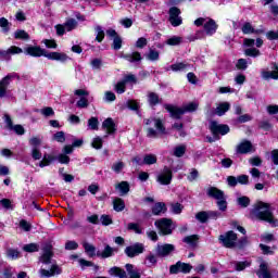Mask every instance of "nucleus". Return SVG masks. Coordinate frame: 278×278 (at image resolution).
<instances>
[{"mask_svg": "<svg viewBox=\"0 0 278 278\" xmlns=\"http://www.w3.org/2000/svg\"><path fill=\"white\" fill-rule=\"evenodd\" d=\"M235 269L238 271L244 270V268H249L251 266V262L243 261V262H235Z\"/></svg>", "mask_w": 278, "mask_h": 278, "instance_id": "nucleus-49", "label": "nucleus"}, {"mask_svg": "<svg viewBox=\"0 0 278 278\" xmlns=\"http://www.w3.org/2000/svg\"><path fill=\"white\" fill-rule=\"evenodd\" d=\"M52 162H55V156L51 154H45L43 159L40 161V168H45V166H49Z\"/></svg>", "mask_w": 278, "mask_h": 278, "instance_id": "nucleus-31", "label": "nucleus"}, {"mask_svg": "<svg viewBox=\"0 0 278 278\" xmlns=\"http://www.w3.org/2000/svg\"><path fill=\"white\" fill-rule=\"evenodd\" d=\"M53 140H55L56 142H66V136L64 134V131H58L53 135Z\"/></svg>", "mask_w": 278, "mask_h": 278, "instance_id": "nucleus-59", "label": "nucleus"}, {"mask_svg": "<svg viewBox=\"0 0 278 278\" xmlns=\"http://www.w3.org/2000/svg\"><path fill=\"white\" fill-rule=\"evenodd\" d=\"M42 254L39 257V262H41V264H51V260L53 258V245H51L50 243H47L43 248H42Z\"/></svg>", "mask_w": 278, "mask_h": 278, "instance_id": "nucleus-12", "label": "nucleus"}, {"mask_svg": "<svg viewBox=\"0 0 278 278\" xmlns=\"http://www.w3.org/2000/svg\"><path fill=\"white\" fill-rule=\"evenodd\" d=\"M88 127L92 129L93 131H97L99 129V118L91 117L88 119Z\"/></svg>", "mask_w": 278, "mask_h": 278, "instance_id": "nucleus-55", "label": "nucleus"}, {"mask_svg": "<svg viewBox=\"0 0 278 278\" xmlns=\"http://www.w3.org/2000/svg\"><path fill=\"white\" fill-rule=\"evenodd\" d=\"M179 14H181V10H179V8L173 7L169 9V23L173 27H179V25H181L182 20Z\"/></svg>", "mask_w": 278, "mask_h": 278, "instance_id": "nucleus-13", "label": "nucleus"}, {"mask_svg": "<svg viewBox=\"0 0 278 278\" xmlns=\"http://www.w3.org/2000/svg\"><path fill=\"white\" fill-rule=\"evenodd\" d=\"M172 129H174L175 131H178L180 138H186V130H184L182 123H174L172 125Z\"/></svg>", "mask_w": 278, "mask_h": 278, "instance_id": "nucleus-43", "label": "nucleus"}, {"mask_svg": "<svg viewBox=\"0 0 278 278\" xmlns=\"http://www.w3.org/2000/svg\"><path fill=\"white\" fill-rule=\"evenodd\" d=\"M20 255H21V252H18V250H14V249L7 250V257H9V260H18Z\"/></svg>", "mask_w": 278, "mask_h": 278, "instance_id": "nucleus-56", "label": "nucleus"}, {"mask_svg": "<svg viewBox=\"0 0 278 278\" xmlns=\"http://www.w3.org/2000/svg\"><path fill=\"white\" fill-rule=\"evenodd\" d=\"M172 214L179 215L184 212V206L179 202H174L169 204Z\"/></svg>", "mask_w": 278, "mask_h": 278, "instance_id": "nucleus-36", "label": "nucleus"}, {"mask_svg": "<svg viewBox=\"0 0 278 278\" xmlns=\"http://www.w3.org/2000/svg\"><path fill=\"white\" fill-rule=\"evenodd\" d=\"M26 55H31V58H47L48 52L47 50L40 48V47H34L30 46L26 48L25 50Z\"/></svg>", "mask_w": 278, "mask_h": 278, "instance_id": "nucleus-15", "label": "nucleus"}, {"mask_svg": "<svg viewBox=\"0 0 278 278\" xmlns=\"http://www.w3.org/2000/svg\"><path fill=\"white\" fill-rule=\"evenodd\" d=\"M244 55L248 58H258V55H262V52L256 48H248L244 50Z\"/></svg>", "mask_w": 278, "mask_h": 278, "instance_id": "nucleus-42", "label": "nucleus"}, {"mask_svg": "<svg viewBox=\"0 0 278 278\" xmlns=\"http://www.w3.org/2000/svg\"><path fill=\"white\" fill-rule=\"evenodd\" d=\"M121 47H123V39H121V37L117 36L113 39V49L115 51H118V49H121Z\"/></svg>", "mask_w": 278, "mask_h": 278, "instance_id": "nucleus-64", "label": "nucleus"}, {"mask_svg": "<svg viewBox=\"0 0 278 278\" xmlns=\"http://www.w3.org/2000/svg\"><path fill=\"white\" fill-rule=\"evenodd\" d=\"M166 204L164 202L155 203L152 207V214L160 216V214H166Z\"/></svg>", "mask_w": 278, "mask_h": 278, "instance_id": "nucleus-29", "label": "nucleus"}, {"mask_svg": "<svg viewBox=\"0 0 278 278\" xmlns=\"http://www.w3.org/2000/svg\"><path fill=\"white\" fill-rule=\"evenodd\" d=\"M182 242L189 244V247H197V243L199 242V235L185 237Z\"/></svg>", "mask_w": 278, "mask_h": 278, "instance_id": "nucleus-33", "label": "nucleus"}, {"mask_svg": "<svg viewBox=\"0 0 278 278\" xmlns=\"http://www.w3.org/2000/svg\"><path fill=\"white\" fill-rule=\"evenodd\" d=\"M124 253L127 255V257H138V255H141V253H144V244L137 242L128 245L125 248Z\"/></svg>", "mask_w": 278, "mask_h": 278, "instance_id": "nucleus-8", "label": "nucleus"}, {"mask_svg": "<svg viewBox=\"0 0 278 278\" xmlns=\"http://www.w3.org/2000/svg\"><path fill=\"white\" fill-rule=\"evenodd\" d=\"M210 130L215 137L218 136V134H220V136H226V134H229V126L213 121L210 123Z\"/></svg>", "mask_w": 278, "mask_h": 278, "instance_id": "nucleus-11", "label": "nucleus"}, {"mask_svg": "<svg viewBox=\"0 0 278 278\" xmlns=\"http://www.w3.org/2000/svg\"><path fill=\"white\" fill-rule=\"evenodd\" d=\"M256 275L258 278H273L270 270L268 269V263L262 262L260 264L258 270L256 271Z\"/></svg>", "mask_w": 278, "mask_h": 278, "instance_id": "nucleus-21", "label": "nucleus"}, {"mask_svg": "<svg viewBox=\"0 0 278 278\" xmlns=\"http://www.w3.org/2000/svg\"><path fill=\"white\" fill-rule=\"evenodd\" d=\"M91 147L93 149H103V139L101 137H96L93 138L92 142H91Z\"/></svg>", "mask_w": 278, "mask_h": 278, "instance_id": "nucleus-57", "label": "nucleus"}, {"mask_svg": "<svg viewBox=\"0 0 278 278\" xmlns=\"http://www.w3.org/2000/svg\"><path fill=\"white\" fill-rule=\"evenodd\" d=\"M0 207L3 210H14V205H12V200L10 199L0 200Z\"/></svg>", "mask_w": 278, "mask_h": 278, "instance_id": "nucleus-52", "label": "nucleus"}, {"mask_svg": "<svg viewBox=\"0 0 278 278\" xmlns=\"http://www.w3.org/2000/svg\"><path fill=\"white\" fill-rule=\"evenodd\" d=\"M172 71H174L175 73L177 72H181V71H188V68H190V64L188 63H175L173 65H170Z\"/></svg>", "mask_w": 278, "mask_h": 278, "instance_id": "nucleus-35", "label": "nucleus"}, {"mask_svg": "<svg viewBox=\"0 0 278 278\" xmlns=\"http://www.w3.org/2000/svg\"><path fill=\"white\" fill-rule=\"evenodd\" d=\"M216 29H218V24H216V21L208 18L204 23V31L207 36H214Z\"/></svg>", "mask_w": 278, "mask_h": 278, "instance_id": "nucleus-20", "label": "nucleus"}, {"mask_svg": "<svg viewBox=\"0 0 278 278\" xmlns=\"http://www.w3.org/2000/svg\"><path fill=\"white\" fill-rule=\"evenodd\" d=\"M46 58L48 60H55L56 62H67V60H71V58L64 52H48Z\"/></svg>", "mask_w": 278, "mask_h": 278, "instance_id": "nucleus-18", "label": "nucleus"}, {"mask_svg": "<svg viewBox=\"0 0 278 278\" xmlns=\"http://www.w3.org/2000/svg\"><path fill=\"white\" fill-rule=\"evenodd\" d=\"M23 251H25L26 253H38V251H40V245H38L37 243L25 244L23 247Z\"/></svg>", "mask_w": 278, "mask_h": 278, "instance_id": "nucleus-39", "label": "nucleus"}, {"mask_svg": "<svg viewBox=\"0 0 278 278\" xmlns=\"http://www.w3.org/2000/svg\"><path fill=\"white\" fill-rule=\"evenodd\" d=\"M102 129H105L106 134L112 135L116 132V124L112 117L106 118L102 123Z\"/></svg>", "mask_w": 278, "mask_h": 278, "instance_id": "nucleus-22", "label": "nucleus"}, {"mask_svg": "<svg viewBox=\"0 0 278 278\" xmlns=\"http://www.w3.org/2000/svg\"><path fill=\"white\" fill-rule=\"evenodd\" d=\"M237 153L240 155H245L247 153H251L253 151V143L251 141H242L236 148Z\"/></svg>", "mask_w": 278, "mask_h": 278, "instance_id": "nucleus-17", "label": "nucleus"}, {"mask_svg": "<svg viewBox=\"0 0 278 278\" xmlns=\"http://www.w3.org/2000/svg\"><path fill=\"white\" fill-rule=\"evenodd\" d=\"M94 29H96V33H97V36H96L97 42H103V39L105 38V31L103 30V27L96 26Z\"/></svg>", "mask_w": 278, "mask_h": 278, "instance_id": "nucleus-48", "label": "nucleus"}, {"mask_svg": "<svg viewBox=\"0 0 278 278\" xmlns=\"http://www.w3.org/2000/svg\"><path fill=\"white\" fill-rule=\"evenodd\" d=\"M251 214L255 216L258 220H264L265 223H269L271 227L278 226V220L275 219L273 215V211H270V204L264 202H257L254 204Z\"/></svg>", "mask_w": 278, "mask_h": 278, "instance_id": "nucleus-1", "label": "nucleus"}, {"mask_svg": "<svg viewBox=\"0 0 278 278\" xmlns=\"http://www.w3.org/2000/svg\"><path fill=\"white\" fill-rule=\"evenodd\" d=\"M111 169L114 173H116V175H121V173H123V170H125V162L117 161V162L113 163V165L111 166Z\"/></svg>", "mask_w": 278, "mask_h": 278, "instance_id": "nucleus-32", "label": "nucleus"}, {"mask_svg": "<svg viewBox=\"0 0 278 278\" xmlns=\"http://www.w3.org/2000/svg\"><path fill=\"white\" fill-rule=\"evenodd\" d=\"M121 58L127 60V62H130L131 64H134L135 62H142V54H140V52L122 54Z\"/></svg>", "mask_w": 278, "mask_h": 278, "instance_id": "nucleus-25", "label": "nucleus"}, {"mask_svg": "<svg viewBox=\"0 0 278 278\" xmlns=\"http://www.w3.org/2000/svg\"><path fill=\"white\" fill-rule=\"evenodd\" d=\"M115 190H118L121 197H125L126 194H129V184L127 181H121L115 185Z\"/></svg>", "mask_w": 278, "mask_h": 278, "instance_id": "nucleus-28", "label": "nucleus"}, {"mask_svg": "<svg viewBox=\"0 0 278 278\" xmlns=\"http://www.w3.org/2000/svg\"><path fill=\"white\" fill-rule=\"evenodd\" d=\"M146 58L150 62H157V60H160V52L156 50H150Z\"/></svg>", "mask_w": 278, "mask_h": 278, "instance_id": "nucleus-47", "label": "nucleus"}, {"mask_svg": "<svg viewBox=\"0 0 278 278\" xmlns=\"http://www.w3.org/2000/svg\"><path fill=\"white\" fill-rule=\"evenodd\" d=\"M36 112H40V114H42V116H45L46 118L55 116V111H53V108L51 106H46L43 109L36 110Z\"/></svg>", "mask_w": 278, "mask_h": 278, "instance_id": "nucleus-38", "label": "nucleus"}, {"mask_svg": "<svg viewBox=\"0 0 278 278\" xmlns=\"http://www.w3.org/2000/svg\"><path fill=\"white\" fill-rule=\"evenodd\" d=\"M83 247L85 249V252L89 255V257H94V255H97V248H94V245L88 242H84Z\"/></svg>", "mask_w": 278, "mask_h": 278, "instance_id": "nucleus-34", "label": "nucleus"}, {"mask_svg": "<svg viewBox=\"0 0 278 278\" xmlns=\"http://www.w3.org/2000/svg\"><path fill=\"white\" fill-rule=\"evenodd\" d=\"M64 25H65L66 31H73V29L77 28V21L75 18H70L66 21Z\"/></svg>", "mask_w": 278, "mask_h": 278, "instance_id": "nucleus-50", "label": "nucleus"}, {"mask_svg": "<svg viewBox=\"0 0 278 278\" xmlns=\"http://www.w3.org/2000/svg\"><path fill=\"white\" fill-rule=\"evenodd\" d=\"M126 105H127L128 110H132L135 112H138V110L140 109V104H138V101H136V100H128L126 102Z\"/></svg>", "mask_w": 278, "mask_h": 278, "instance_id": "nucleus-58", "label": "nucleus"}, {"mask_svg": "<svg viewBox=\"0 0 278 278\" xmlns=\"http://www.w3.org/2000/svg\"><path fill=\"white\" fill-rule=\"evenodd\" d=\"M125 90H126V83H124V80L115 85V92H117V94H123Z\"/></svg>", "mask_w": 278, "mask_h": 278, "instance_id": "nucleus-63", "label": "nucleus"}, {"mask_svg": "<svg viewBox=\"0 0 278 278\" xmlns=\"http://www.w3.org/2000/svg\"><path fill=\"white\" fill-rule=\"evenodd\" d=\"M100 222L102 225H104V227H108V225H112V223H114L112 220V216L110 215H101Z\"/></svg>", "mask_w": 278, "mask_h": 278, "instance_id": "nucleus-61", "label": "nucleus"}, {"mask_svg": "<svg viewBox=\"0 0 278 278\" xmlns=\"http://www.w3.org/2000/svg\"><path fill=\"white\" fill-rule=\"evenodd\" d=\"M143 164L151 166L152 164H157V156L155 154H146L143 156Z\"/></svg>", "mask_w": 278, "mask_h": 278, "instance_id": "nucleus-40", "label": "nucleus"}, {"mask_svg": "<svg viewBox=\"0 0 278 278\" xmlns=\"http://www.w3.org/2000/svg\"><path fill=\"white\" fill-rule=\"evenodd\" d=\"M156 181L161 184V186H170V181H173V170L165 166L156 177Z\"/></svg>", "mask_w": 278, "mask_h": 278, "instance_id": "nucleus-9", "label": "nucleus"}, {"mask_svg": "<svg viewBox=\"0 0 278 278\" xmlns=\"http://www.w3.org/2000/svg\"><path fill=\"white\" fill-rule=\"evenodd\" d=\"M190 270H192V265L188 263H181V261H178L175 265L169 267L170 275H177V273H184L185 275H188Z\"/></svg>", "mask_w": 278, "mask_h": 278, "instance_id": "nucleus-10", "label": "nucleus"}, {"mask_svg": "<svg viewBox=\"0 0 278 278\" xmlns=\"http://www.w3.org/2000/svg\"><path fill=\"white\" fill-rule=\"evenodd\" d=\"M126 271L125 269L121 268V267H112L109 269V275H111L112 277H119V278H140V269L134 267V265L131 264H126L125 265ZM127 274L129 277H127Z\"/></svg>", "mask_w": 278, "mask_h": 278, "instance_id": "nucleus-2", "label": "nucleus"}, {"mask_svg": "<svg viewBox=\"0 0 278 278\" xmlns=\"http://www.w3.org/2000/svg\"><path fill=\"white\" fill-rule=\"evenodd\" d=\"M206 194L210 199H214L216 201L219 212H227V195H225V191L216 187H208L206 189Z\"/></svg>", "mask_w": 278, "mask_h": 278, "instance_id": "nucleus-4", "label": "nucleus"}, {"mask_svg": "<svg viewBox=\"0 0 278 278\" xmlns=\"http://www.w3.org/2000/svg\"><path fill=\"white\" fill-rule=\"evenodd\" d=\"M273 71H264L262 72V77L263 79H278V64L274 63L273 64Z\"/></svg>", "mask_w": 278, "mask_h": 278, "instance_id": "nucleus-26", "label": "nucleus"}, {"mask_svg": "<svg viewBox=\"0 0 278 278\" xmlns=\"http://www.w3.org/2000/svg\"><path fill=\"white\" fill-rule=\"evenodd\" d=\"M12 79H14V75L9 74L0 80V97H5V92Z\"/></svg>", "mask_w": 278, "mask_h": 278, "instance_id": "nucleus-19", "label": "nucleus"}, {"mask_svg": "<svg viewBox=\"0 0 278 278\" xmlns=\"http://www.w3.org/2000/svg\"><path fill=\"white\" fill-rule=\"evenodd\" d=\"M242 34L249 35V34H255V28L253 25L249 22L244 23L243 26L241 27Z\"/></svg>", "mask_w": 278, "mask_h": 278, "instance_id": "nucleus-45", "label": "nucleus"}, {"mask_svg": "<svg viewBox=\"0 0 278 278\" xmlns=\"http://www.w3.org/2000/svg\"><path fill=\"white\" fill-rule=\"evenodd\" d=\"M219 240L226 249H233L238 247V235L232 230L219 236Z\"/></svg>", "mask_w": 278, "mask_h": 278, "instance_id": "nucleus-6", "label": "nucleus"}, {"mask_svg": "<svg viewBox=\"0 0 278 278\" xmlns=\"http://www.w3.org/2000/svg\"><path fill=\"white\" fill-rule=\"evenodd\" d=\"M175 157H184L186 155V146H178L174 149Z\"/></svg>", "mask_w": 278, "mask_h": 278, "instance_id": "nucleus-53", "label": "nucleus"}, {"mask_svg": "<svg viewBox=\"0 0 278 278\" xmlns=\"http://www.w3.org/2000/svg\"><path fill=\"white\" fill-rule=\"evenodd\" d=\"M230 108H231V104H229V102H222L215 109V114L217 116H225V114L229 112Z\"/></svg>", "mask_w": 278, "mask_h": 278, "instance_id": "nucleus-27", "label": "nucleus"}, {"mask_svg": "<svg viewBox=\"0 0 278 278\" xmlns=\"http://www.w3.org/2000/svg\"><path fill=\"white\" fill-rule=\"evenodd\" d=\"M40 277H55V275H62V268L58 264H52L50 270L41 268L39 269Z\"/></svg>", "mask_w": 278, "mask_h": 278, "instance_id": "nucleus-16", "label": "nucleus"}, {"mask_svg": "<svg viewBox=\"0 0 278 278\" xmlns=\"http://www.w3.org/2000/svg\"><path fill=\"white\" fill-rule=\"evenodd\" d=\"M113 210L115 212H123V210H125V200L121 198H115L113 200Z\"/></svg>", "mask_w": 278, "mask_h": 278, "instance_id": "nucleus-30", "label": "nucleus"}, {"mask_svg": "<svg viewBox=\"0 0 278 278\" xmlns=\"http://www.w3.org/2000/svg\"><path fill=\"white\" fill-rule=\"evenodd\" d=\"M118 249L112 248L106 244L102 252H97V256L102 257V260H106L108 257H112V255H114V253H116Z\"/></svg>", "mask_w": 278, "mask_h": 278, "instance_id": "nucleus-23", "label": "nucleus"}, {"mask_svg": "<svg viewBox=\"0 0 278 278\" xmlns=\"http://www.w3.org/2000/svg\"><path fill=\"white\" fill-rule=\"evenodd\" d=\"M155 227L162 236H170L173 233V220L168 218H161L154 223Z\"/></svg>", "mask_w": 278, "mask_h": 278, "instance_id": "nucleus-7", "label": "nucleus"}, {"mask_svg": "<svg viewBox=\"0 0 278 278\" xmlns=\"http://www.w3.org/2000/svg\"><path fill=\"white\" fill-rule=\"evenodd\" d=\"M14 38L16 40H29V34L23 29H18L14 33Z\"/></svg>", "mask_w": 278, "mask_h": 278, "instance_id": "nucleus-44", "label": "nucleus"}, {"mask_svg": "<svg viewBox=\"0 0 278 278\" xmlns=\"http://www.w3.org/2000/svg\"><path fill=\"white\" fill-rule=\"evenodd\" d=\"M164 108L167 112H169L172 118H176L177 121H179V118H181V116H184L186 112H197V109L199 108V103L190 102L184 108H178L172 104H164Z\"/></svg>", "mask_w": 278, "mask_h": 278, "instance_id": "nucleus-3", "label": "nucleus"}, {"mask_svg": "<svg viewBox=\"0 0 278 278\" xmlns=\"http://www.w3.org/2000/svg\"><path fill=\"white\" fill-rule=\"evenodd\" d=\"M195 218L197 220H199L200 223H207V218H210V215L207 212L205 211H201L198 214H195Z\"/></svg>", "mask_w": 278, "mask_h": 278, "instance_id": "nucleus-54", "label": "nucleus"}, {"mask_svg": "<svg viewBox=\"0 0 278 278\" xmlns=\"http://www.w3.org/2000/svg\"><path fill=\"white\" fill-rule=\"evenodd\" d=\"M104 101L106 103H112L113 101H116V94L112 91H105Z\"/></svg>", "mask_w": 278, "mask_h": 278, "instance_id": "nucleus-60", "label": "nucleus"}, {"mask_svg": "<svg viewBox=\"0 0 278 278\" xmlns=\"http://www.w3.org/2000/svg\"><path fill=\"white\" fill-rule=\"evenodd\" d=\"M11 25L12 24L10 23V21H8V18L5 17L0 18V27L3 34H9Z\"/></svg>", "mask_w": 278, "mask_h": 278, "instance_id": "nucleus-41", "label": "nucleus"}, {"mask_svg": "<svg viewBox=\"0 0 278 278\" xmlns=\"http://www.w3.org/2000/svg\"><path fill=\"white\" fill-rule=\"evenodd\" d=\"M144 125H154L156 128V130L151 127L148 128V138H156L159 134L166 135V127H164V123H162V119L160 118L150 117L144 119Z\"/></svg>", "mask_w": 278, "mask_h": 278, "instance_id": "nucleus-5", "label": "nucleus"}, {"mask_svg": "<svg viewBox=\"0 0 278 278\" xmlns=\"http://www.w3.org/2000/svg\"><path fill=\"white\" fill-rule=\"evenodd\" d=\"M188 181L192 182V181H197V179H199V169L197 168H191L190 173L187 176Z\"/></svg>", "mask_w": 278, "mask_h": 278, "instance_id": "nucleus-51", "label": "nucleus"}, {"mask_svg": "<svg viewBox=\"0 0 278 278\" xmlns=\"http://www.w3.org/2000/svg\"><path fill=\"white\" fill-rule=\"evenodd\" d=\"M237 203L240 205V207H249V205H251V199H249L247 195H243L237 199Z\"/></svg>", "mask_w": 278, "mask_h": 278, "instance_id": "nucleus-46", "label": "nucleus"}, {"mask_svg": "<svg viewBox=\"0 0 278 278\" xmlns=\"http://www.w3.org/2000/svg\"><path fill=\"white\" fill-rule=\"evenodd\" d=\"M181 42H184V38L179 36H173L166 40V45H168L169 47H179Z\"/></svg>", "mask_w": 278, "mask_h": 278, "instance_id": "nucleus-37", "label": "nucleus"}, {"mask_svg": "<svg viewBox=\"0 0 278 278\" xmlns=\"http://www.w3.org/2000/svg\"><path fill=\"white\" fill-rule=\"evenodd\" d=\"M148 103L150 108H155V105H160L162 103V98H160V94L153 91L148 92Z\"/></svg>", "mask_w": 278, "mask_h": 278, "instance_id": "nucleus-24", "label": "nucleus"}, {"mask_svg": "<svg viewBox=\"0 0 278 278\" xmlns=\"http://www.w3.org/2000/svg\"><path fill=\"white\" fill-rule=\"evenodd\" d=\"M130 231H135V233H142V228H140V225L136 223H129L127 227Z\"/></svg>", "mask_w": 278, "mask_h": 278, "instance_id": "nucleus-62", "label": "nucleus"}, {"mask_svg": "<svg viewBox=\"0 0 278 278\" xmlns=\"http://www.w3.org/2000/svg\"><path fill=\"white\" fill-rule=\"evenodd\" d=\"M173 251H175V245L170 243L159 244L156 247V255L159 257H167Z\"/></svg>", "mask_w": 278, "mask_h": 278, "instance_id": "nucleus-14", "label": "nucleus"}]
</instances>
